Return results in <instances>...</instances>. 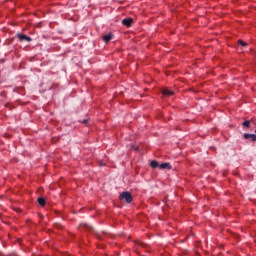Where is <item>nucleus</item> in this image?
<instances>
[{
  "instance_id": "nucleus-1",
  "label": "nucleus",
  "mask_w": 256,
  "mask_h": 256,
  "mask_svg": "<svg viewBox=\"0 0 256 256\" xmlns=\"http://www.w3.org/2000/svg\"><path fill=\"white\" fill-rule=\"evenodd\" d=\"M119 199L121 201L125 200L126 203H131L133 201V196H131V193L129 192H123L120 196Z\"/></svg>"
},
{
  "instance_id": "nucleus-2",
  "label": "nucleus",
  "mask_w": 256,
  "mask_h": 256,
  "mask_svg": "<svg viewBox=\"0 0 256 256\" xmlns=\"http://www.w3.org/2000/svg\"><path fill=\"white\" fill-rule=\"evenodd\" d=\"M132 24H133V18H125L122 21V25H124L125 27H131Z\"/></svg>"
},
{
  "instance_id": "nucleus-3",
  "label": "nucleus",
  "mask_w": 256,
  "mask_h": 256,
  "mask_svg": "<svg viewBox=\"0 0 256 256\" xmlns=\"http://www.w3.org/2000/svg\"><path fill=\"white\" fill-rule=\"evenodd\" d=\"M18 39L20 41H28V42L31 41V38H29L27 35H24V34H19Z\"/></svg>"
},
{
  "instance_id": "nucleus-4",
  "label": "nucleus",
  "mask_w": 256,
  "mask_h": 256,
  "mask_svg": "<svg viewBox=\"0 0 256 256\" xmlns=\"http://www.w3.org/2000/svg\"><path fill=\"white\" fill-rule=\"evenodd\" d=\"M162 94L165 95L166 97H171V95H173V91L167 89V88H164L162 90Z\"/></svg>"
},
{
  "instance_id": "nucleus-5",
  "label": "nucleus",
  "mask_w": 256,
  "mask_h": 256,
  "mask_svg": "<svg viewBox=\"0 0 256 256\" xmlns=\"http://www.w3.org/2000/svg\"><path fill=\"white\" fill-rule=\"evenodd\" d=\"M159 169H168V170H170L171 169V164H169L167 162L159 164Z\"/></svg>"
},
{
  "instance_id": "nucleus-6",
  "label": "nucleus",
  "mask_w": 256,
  "mask_h": 256,
  "mask_svg": "<svg viewBox=\"0 0 256 256\" xmlns=\"http://www.w3.org/2000/svg\"><path fill=\"white\" fill-rule=\"evenodd\" d=\"M244 139H252V141H256V135L255 134H244Z\"/></svg>"
},
{
  "instance_id": "nucleus-7",
  "label": "nucleus",
  "mask_w": 256,
  "mask_h": 256,
  "mask_svg": "<svg viewBox=\"0 0 256 256\" xmlns=\"http://www.w3.org/2000/svg\"><path fill=\"white\" fill-rule=\"evenodd\" d=\"M111 39H113V34H108L103 37V41H105V43H109Z\"/></svg>"
},
{
  "instance_id": "nucleus-8",
  "label": "nucleus",
  "mask_w": 256,
  "mask_h": 256,
  "mask_svg": "<svg viewBox=\"0 0 256 256\" xmlns=\"http://www.w3.org/2000/svg\"><path fill=\"white\" fill-rule=\"evenodd\" d=\"M150 166L152 167V169H157V167H159V162L153 160V161L150 163Z\"/></svg>"
},
{
  "instance_id": "nucleus-9",
  "label": "nucleus",
  "mask_w": 256,
  "mask_h": 256,
  "mask_svg": "<svg viewBox=\"0 0 256 256\" xmlns=\"http://www.w3.org/2000/svg\"><path fill=\"white\" fill-rule=\"evenodd\" d=\"M38 203L39 205H41V207H45V198L43 197L38 198Z\"/></svg>"
},
{
  "instance_id": "nucleus-10",
  "label": "nucleus",
  "mask_w": 256,
  "mask_h": 256,
  "mask_svg": "<svg viewBox=\"0 0 256 256\" xmlns=\"http://www.w3.org/2000/svg\"><path fill=\"white\" fill-rule=\"evenodd\" d=\"M243 127H250L251 126V121L246 120L242 123Z\"/></svg>"
},
{
  "instance_id": "nucleus-11",
  "label": "nucleus",
  "mask_w": 256,
  "mask_h": 256,
  "mask_svg": "<svg viewBox=\"0 0 256 256\" xmlns=\"http://www.w3.org/2000/svg\"><path fill=\"white\" fill-rule=\"evenodd\" d=\"M238 44L242 45V47H245L247 43L243 42L242 40H238Z\"/></svg>"
}]
</instances>
